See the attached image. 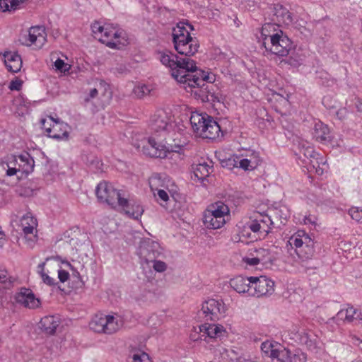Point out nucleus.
Segmentation results:
<instances>
[{
    "instance_id": "obj_1",
    "label": "nucleus",
    "mask_w": 362,
    "mask_h": 362,
    "mask_svg": "<svg viewBox=\"0 0 362 362\" xmlns=\"http://www.w3.org/2000/svg\"><path fill=\"white\" fill-rule=\"evenodd\" d=\"M174 47L177 56L170 51L158 53L160 62L170 69L172 76L183 88L195 95L202 96L206 93V83H213L216 80L214 74L197 69L196 62L191 58L198 52L199 41L190 35L189 31L183 23H177L173 31Z\"/></svg>"
},
{
    "instance_id": "obj_2",
    "label": "nucleus",
    "mask_w": 362,
    "mask_h": 362,
    "mask_svg": "<svg viewBox=\"0 0 362 362\" xmlns=\"http://www.w3.org/2000/svg\"><path fill=\"white\" fill-rule=\"evenodd\" d=\"M91 30L94 37L110 48L122 49L129 43L126 33L110 25H103L96 21L91 25Z\"/></svg>"
},
{
    "instance_id": "obj_3",
    "label": "nucleus",
    "mask_w": 362,
    "mask_h": 362,
    "mask_svg": "<svg viewBox=\"0 0 362 362\" xmlns=\"http://www.w3.org/2000/svg\"><path fill=\"white\" fill-rule=\"evenodd\" d=\"M230 209L224 202L218 201L209 205L204 211L203 223L209 229H218L226 223Z\"/></svg>"
},
{
    "instance_id": "obj_4",
    "label": "nucleus",
    "mask_w": 362,
    "mask_h": 362,
    "mask_svg": "<svg viewBox=\"0 0 362 362\" xmlns=\"http://www.w3.org/2000/svg\"><path fill=\"white\" fill-rule=\"evenodd\" d=\"M302 261L312 259L315 254L314 240L305 230H299L288 241Z\"/></svg>"
},
{
    "instance_id": "obj_5",
    "label": "nucleus",
    "mask_w": 362,
    "mask_h": 362,
    "mask_svg": "<svg viewBox=\"0 0 362 362\" xmlns=\"http://www.w3.org/2000/svg\"><path fill=\"white\" fill-rule=\"evenodd\" d=\"M95 193L100 202L107 204L113 209H115L117 206L127 204L126 193L115 189L111 184L107 182H100L96 187Z\"/></svg>"
},
{
    "instance_id": "obj_6",
    "label": "nucleus",
    "mask_w": 362,
    "mask_h": 362,
    "mask_svg": "<svg viewBox=\"0 0 362 362\" xmlns=\"http://www.w3.org/2000/svg\"><path fill=\"white\" fill-rule=\"evenodd\" d=\"M226 311V308L222 300L210 298L203 302L197 316L204 322H216L224 316Z\"/></svg>"
},
{
    "instance_id": "obj_7",
    "label": "nucleus",
    "mask_w": 362,
    "mask_h": 362,
    "mask_svg": "<svg viewBox=\"0 0 362 362\" xmlns=\"http://www.w3.org/2000/svg\"><path fill=\"white\" fill-rule=\"evenodd\" d=\"M122 322L113 315H97L90 322V327L98 333L111 334L117 332Z\"/></svg>"
},
{
    "instance_id": "obj_8",
    "label": "nucleus",
    "mask_w": 362,
    "mask_h": 362,
    "mask_svg": "<svg viewBox=\"0 0 362 362\" xmlns=\"http://www.w3.org/2000/svg\"><path fill=\"white\" fill-rule=\"evenodd\" d=\"M137 254L142 262L148 264L163 255V249L158 242L146 238L140 242Z\"/></svg>"
},
{
    "instance_id": "obj_9",
    "label": "nucleus",
    "mask_w": 362,
    "mask_h": 362,
    "mask_svg": "<svg viewBox=\"0 0 362 362\" xmlns=\"http://www.w3.org/2000/svg\"><path fill=\"white\" fill-rule=\"evenodd\" d=\"M42 128L47 135L55 139H66L69 137L68 124L49 116L41 119Z\"/></svg>"
},
{
    "instance_id": "obj_10",
    "label": "nucleus",
    "mask_w": 362,
    "mask_h": 362,
    "mask_svg": "<svg viewBox=\"0 0 362 362\" xmlns=\"http://www.w3.org/2000/svg\"><path fill=\"white\" fill-rule=\"evenodd\" d=\"M250 296L262 298L271 296L274 291V282L266 276H250Z\"/></svg>"
},
{
    "instance_id": "obj_11",
    "label": "nucleus",
    "mask_w": 362,
    "mask_h": 362,
    "mask_svg": "<svg viewBox=\"0 0 362 362\" xmlns=\"http://www.w3.org/2000/svg\"><path fill=\"white\" fill-rule=\"evenodd\" d=\"M263 45L267 51L279 57H287L292 49V42L284 33L274 37L270 42L264 41Z\"/></svg>"
},
{
    "instance_id": "obj_12",
    "label": "nucleus",
    "mask_w": 362,
    "mask_h": 362,
    "mask_svg": "<svg viewBox=\"0 0 362 362\" xmlns=\"http://www.w3.org/2000/svg\"><path fill=\"white\" fill-rule=\"evenodd\" d=\"M23 44L27 46H34L36 49H40L47 41L45 29L42 26L31 27L28 35L23 37Z\"/></svg>"
},
{
    "instance_id": "obj_13",
    "label": "nucleus",
    "mask_w": 362,
    "mask_h": 362,
    "mask_svg": "<svg viewBox=\"0 0 362 362\" xmlns=\"http://www.w3.org/2000/svg\"><path fill=\"white\" fill-rule=\"evenodd\" d=\"M141 151L144 154L156 158H165L170 153L168 146L158 144L153 137L147 139L146 144L142 146Z\"/></svg>"
},
{
    "instance_id": "obj_14",
    "label": "nucleus",
    "mask_w": 362,
    "mask_h": 362,
    "mask_svg": "<svg viewBox=\"0 0 362 362\" xmlns=\"http://www.w3.org/2000/svg\"><path fill=\"white\" fill-rule=\"evenodd\" d=\"M16 302L25 308L35 309L40 306V300L36 298L33 292L26 288H21L14 296Z\"/></svg>"
},
{
    "instance_id": "obj_15",
    "label": "nucleus",
    "mask_w": 362,
    "mask_h": 362,
    "mask_svg": "<svg viewBox=\"0 0 362 362\" xmlns=\"http://www.w3.org/2000/svg\"><path fill=\"white\" fill-rule=\"evenodd\" d=\"M170 120L167 113L163 110H159L151 117V128L156 132L168 131L172 126Z\"/></svg>"
},
{
    "instance_id": "obj_16",
    "label": "nucleus",
    "mask_w": 362,
    "mask_h": 362,
    "mask_svg": "<svg viewBox=\"0 0 362 362\" xmlns=\"http://www.w3.org/2000/svg\"><path fill=\"white\" fill-rule=\"evenodd\" d=\"M199 332L202 333V336L205 337L204 340L206 337L210 339L221 337L226 332L223 325L216 323H208L206 322L199 326Z\"/></svg>"
},
{
    "instance_id": "obj_17",
    "label": "nucleus",
    "mask_w": 362,
    "mask_h": 362,
    "mask_svg": "<svg viewBox=\"0 0 362 362\" xmlns=\"http://www.w3.org/2000/svg\"><path fill=\"white\" fill-rule=\"evenodd\" d=\"M21 226L26 238L28 237L31 240L36 238L35 232L37 231V221L31 213L28 212L22 216Z\"/></svg>"
},
{
    "instance_id": "obj_18",
    "label": "nucleus",
    "mask_w": 362,
    "mask_h": 362,
    "mask_svg": "<svg viewBox=\"0 0 362 362\" xmlns=\"http://www.w3.org/2000/svg\"><path fill=\"white\" fill-rule=\"evenodd\" d=\"M4 63L7 69L13 73L18 72L22 67L21 57L15 52H6L4 54Z\"/></svg>"
},
{
    "instance_id": "obj_19",
    "label": "nucleus",
    "mask_w": 362,
    "mask_h": 362,
    "mask_svg": "<svg viewBox=\"0 0 362 362\" xmlns=\"http://www.w3.org/2000/svg\"><path fill=\"white\" fill-rule=\"evenodd\" d=\"M211 117L207 114H200L198 112H192L190 117V123L194 132L202 136L204 126L207 124Z\"/></svg>"
},
{
    "instance_id": "obj_20",
    "label": "nucleus",
    "mask_w": 362,
    "mask_h": 362,
    "mask_svg": "<svg viewBox=\"0 0 362 362\" xmlns=\"http://www.w3.org/2000/svg\"><path fill=\"white\" fill-rule=\"evenodd\" d=\"M250 276L246 277L243 276H237L230 281V285L236 292L239 293H247L250 296Z\"/></svg>"
},
{
    "instance_id": "obj_21",
    "label": "nucleus",
    "mask_w": 362,
    "mask_h": 362,
    "mask_svg": "<svg viewBox=\"0 0 362 362\" xmlns=\"http://www.w3.org/2000/svg\"><path fill=\"white\" fill-rule=\"evenodd\" d=\"M337 318L344 322H352L354 320H362V312L354 307H349L339 310L337 314Z\"/></svg>"
},
{
    "instance_id": "obj_22",
    "label": "nucleus",
    "mask_w": 362,
    "mask_h": 362,
    "mask_svg": "<svg viewBox=\"0 0 362 362\" xmlns=\"http://www.w3.org/2000/svg\"><path fill=\"white\" fill-rule=\"evenodd\" d=\"M284 32L280 29L277 23H267L262 25L261 35L263 37V42H270L274 37L281 35Z\"/></svg>"
},
{
    "instance_id": "obj_23",
    "label": "nucleus",
    "mask_w": 362,
    "mask_h": 362,
    "mask_svg": "<svg viewBox=\"0 0 362 362\" xmlns=\"http://www.w3.org/2000/svg\"><path fill=\"white\" fill-rule=\"evenodd\" d=\"M274 21L278 23L290 25L293 22L291 13L281 5L276 4L274 7Z\"/></svg>"
},
{
    "instance_id": "obj_24",
    "label": "nucleus",
    "mask_w": 362,
    "mask_h": 362,
    "mask_svg": "<svg viewBox=\"0 0 362 362\" xmlns=\"http://www.w3.org/2000/svg\"><path fill=\"white\" fill-rule=\"evenodd\" d=\"M18 167L17 172L21 171L23 173L29 174L32 173L35 167V161L33 158L27 152L21 154L18 156Z\"/></svg>"
},
{
    "instance_id": "obj_25",
    "label": "nucleus",
    "mask_w": 362,
    "mask_h": 362,
    "mask_svg": "<svg viewBox=\"0 0 362 362\" xmlns=\"http://www.w3.org/2000/svg\"><path fill=\"white\" fill-rule=\"evenodd\" d=\"M201 137L209 139L218 138L221 133L219 124L211 117L207 124L204 126Z\"/></svg>"
},
{
    "instance_id": "obj_26",
    "label": "nucleus",
    "mask_w": 362,
    "mask_h": 362,
    "mask_svg": "<svg viewBox=\"0 0 362 362\" xmlns=\"http://www.w3.org/2000/svg\"><path fill=\"white\" fill-rule=\"evenodd\" d=\"M40 328L47 334H53L59 325V320L54 315L42 317L40 322Z\"/></svg>"
},
{
    "instance_id": "obj_27",
    "label": "nucleus",
    "mask_w": 362,
    "mask_h": 362,
    "mask_svg": "<svg viewBox=\"0 0 362 362\" xmlns=\"http://www.w3.org/2000/svg\"><path fill=\"white\" fill-rule=\"evenodd\" d=\"M119 206L124 210L126 214L134 219H139L144 211L143 206L139 202L129 201L128 199L126 206Z\"/></svg>"
},
{
    "instance_id": "obj_28",
    "label": "nucleus",
    "mask_w": 362,
    "mask_h": 362,
    "mask_svg": "<svg viewBox=\"0 0 362 362\" xmlns=\"http://www.w3.org/2000/svg\"><path fill=\"white\" fill-rule=\"evenodd\" d=\"M330 132L328 127L323 124L322 122L318 121L315 122L313 136L318 141H326L329 140Z\"/></svg>"
},
{
    "instance_id": "obj_29",
    "label": "nucleus",
    "mask_w": 362,
    "mask_h": 362,
    "mask_svg": "<svg viewBox=\"0 0 362 362\" xmlns=\"http://www.w3.org/2000/svg\"><path fill=\"white\" fill-rule=\"evenodd\" d=\"M211 163V162H210ZM213 172V165L203 162L197 164L194 169V176L199 180H204Z\"/></svg>"
},
{
    "instance_id": "obj_30",
    "label": "nucleus",
    "mask_w": 362,
    "mask_h": 362,
    "mask_svg": "<svg viewBox=\"0 0 362 362\" xmlns=\"http://www.w3.org/2000/svg\"><path fill=\"white\" fill-rule=\"evenodd\" d=\"M173 136L174 138L173 144H169L168 141H166L167 144L168 145V148H169L170 152L180 153V151L187 146V140L185 139L182 140L183 138L180 133H174Z\"/></svg>"
},
{
    "instance_id": "obj_31",
    "label": "nucleus",
    "mask_w": 362,
    "mask_h": 362,
    "mask_svg": "<svg viewBox=\"0 0 362 362\" xmlns=\"http://www.w3.org/2000/svg\"><path fill=\"white\" fill-rule=\"evenodd\" d=\"M259 221L260 222L261 229L262 230V238H264L270 232L273 221L270 216L267 214H259Z\"/></svg>"
},
{
    "instance_id": "obj_32",
    "label": "nucleus",
    "mask_w": 362,
    "mask_h": 362,
    "mask_svg": "<svg viewBox=\"0 0 362 362\" xmlns=\"http://www.w3.org/2000/svg\"><path fill=\"white\" fill-rule=\"evenodd\" d=\"M13 282V279L8 275L5 269H0V289L10 288Z\"/></svg>"
},
{
    "instance_id": "obj_33",
    "label": "nucleus",
    "mask_w": 362,
    "mask_h": 362,
    "mask_svg": "<svg viewBox=\"0 0 362 362\" xmlns=\"http://www.w3.org/2000/svg\"><path fill=\"white\" fill-rule=\"evenodd\" d=\"M151 89L149 86L145 84H138L134 86L133 93L139 99L144 98V97L150 95Z\"/></svg>"
},
{
    "instance_id": "obj_34",
    "label": "nucleus",
    "mask_w": 362,
    "mask_h": 362,
    "mask_svg": "<svg viewBox=\"0 0 362 362\" xmlns=\"http://www.w3.org/2000/svg\"><path fill=\"white\" fill-rule=\"evenodd\" d=\"M288 55L289 56L286 59V63L294 67L298 66L301 64L303 57L298 52L291 50Z\"/></svg>"
},
{
    "instance_id": "obj_35",
    "label": "nucleus",
    "mask_w": 362,
    "mask_h": 362,
    "mask_svg": "<svg viewBox=\"0 0 362 362\" xmlns=\"http://www.w3.org/2000/svg\"><path fill=\"white\" fill-rule=\"evenodd\" d=\"M45 262H42L39 264L37 269H38V273L40 274L42 281L48 285V286H54L57 284V282L54 278L50 277L48 276L47 274L45 272Z\"/></svg>"
},
{
    "instance_id": "obj_36",
    "label": "nucleus",
    "mask_w": 362,
    "mask_h": 362,
    "mask_svg": "<svg viewBox=\"0 0 362 362\" xmlns=\"http://www.w3.org/2000/svg\"><path fill=\"white\" fill-rule=\"evenodd\" d=\"M291 351L286 348L277 349L274 359L276 358L279 362H290Z\"/></svg>"
},
{
    "instance_id": "obj_37",
    "label": "nucleus",
    "mask_w": 362,
    "mask_h": 362,
    "mask_svg": "<svg viewBox=\"0 0 362 362\" xmlns=\"http://www.w3.org/2000/svg\"><path fill=\"white\" fill-rule=\"evenodd\" d=\"M276 344H273L270 341H264L261 345L262 351L267 356L274 359L277 348Z\"/></svg>"
},
{
    "instance_id": "obj_38",
    "label": "nucleus",
    "mask_w": 362,
    "mask_h": 362,
    "mask_svg": "<svg viewBox=\"0 0 362 362\" xmlns=\"http://www.w3.org/2000/svg\"><path fill=\"white\" fill-rule=\"evenodd\" d=\"M238 167L245 170H252L256 168L257 167V160L255 159H248V158L238 159Z\"/></svg>"
},
{
    "instance_id": "obj_39",
    "label": "nucleus",
    "mask_w": 362,
    "mask_h": 362,
    "mask_svg": "<svg viewBox=\"0 0 362 362\" xmlns=\"http://www.w3.org/2000/svg\"><path fill=\"white\" fill-rule=\"evenodd\" d=\"M321 164H325L323 158H316V160H310L309 168H310V170H315V173L319 175H322L324 173V170L320 167Z\"/></svg>"
},
{
    "instance_id": "obj_40",
    "label": "nucleus",
    "mask_w": 362,
    "mask_h": 362,
    "mask_svg": "<svg viewBox=\"0 0 362 362\" xmlns=\"http://www.w3.org/2000/svg\"><path fill=\"white\" fill-rule=\"evenodd\" d=\"M243 262L249 266H256L259 263L264 264L267 262L264 258L259 257V255H256L255 257H245L243 258Z\"/></svg>"
},
{
    "instance_id": "obj_41",
    "label": "nucleus",
    "mask_w": 362,
    "mask_h": 362,
    "mask_svg": "<svg viewBox=\"0 0 362 362\" xmlns=\"http://www.w3.org/2000/svg\"><path fill=\"white\" fill-rule=\"evenodd\" d=\"M259 221L257 216L255 219L250 221L247 223V226L253 233L259 235V238H262V230L261 229L260 222Z\"/></svg>"
},
{
    "instance_id": "obj_42",
    "label": "nucleus",
    "mask_w": 362,
    "mask_h": 362,
    "mask_svg": "<svg viewBox=\"0 0 362 362\" xmlns=\"http://www.w3.org/2000/svg\"><path fill=\"white\" fill-rule=\"evenodd\" d=\"M306 361L307 356L301 351L296 350L294 352H291L290 362H306Z\"/></svg>"
},
{
    "instance_id": "obj_43",
    "label": "nucleus",
    "mask_w": 362,
    "mask_h": 362,
    "mask_svg": "<svg viewBox=\"0 0 362 362\" xmlns=\"http://www.w3.org/2000/svg\"><path fill=\"white\" fill-rule=\"evenodd\" d=\"M154 294L149 290H144L137 297V300L141 303H151L153 300Z\"/></svg>"
},
{
    "instance_id": "obj_44",
    "label": "nucleus",
    "mask_w": 362,
    "mask_h": 362,
    "mask_svg": "<svg viewBox=\"0 0 362 362\" xmlns=\"http://www.w3.org/2000/svg\"><path fill=\"white\" fill-rule=\"evenodd\" d=\"M54 67L56 69V70H58L60 72L62 73H66V72H68L70 69V65L67 63H65L64 62V60L61 59H57L55 62H54Z\"/></svg>"
},
{
    "instance_id": "obj_45",
    "label": "nucleus",
    "mask_w": 362,
    "mask_h": 362,
    "mask_svg": "<svg viewBox=\"0 0 362 362\" xmlns=\"http://www.w3.org/2000/svg\"><path fill=\"white\" fill-rule=\"evenodd\" d=\"M349 214L352 219L358 222L362 221V209H360L357 207H352L349 209Z\"/></svg>"
},
{
    "instance_id": "obj_46",
    "label": "nucleus",
    "mask_w": 362,
    "mask_h": 362,
    "mask_svg": "<svg viewBox=\"0 0 362 362\" xmlns=\"http://www.w3.org/2000/svg\"><path fill=\"white\" fill-rule=\"evenodd\" d=\"M150 263H153V268L157 272H163L167 269L165 262L158 260L157 259H155V261L150 262Z\"/></svg>"
},
{
    "instance_id": "obj_47",
    "label": "nucleus",
    "mask_w": 362,
    "mask_h": 362,
    "mask_svg": "<svg viewBox=\"0 0 362 362\" xmlns=\"http://www.w3.org/2000/svg\"><path fill=\"white\" fill-rule=\"evenodd\" d=\"M303 154L307 158H313V160H316V158H320V155L310 146H308L304 149Z\"/></svg>"
},
{
    "instance_id": "obj_48",
    "label": "nucleus",
    "mask_w": 362,
    "mask_h": 362,
    "mask_svg": "<svg viewBox=\"0 0 362 362\" xmlns=\"http://www.w3.org/2000/svg\"><path fill=\"white\" fill-rule=\"evenodd\" d=\"M223 166H226L228 168H233L235 167H238V157H231L227 159L225 161L222 162Z\"/></svg>"
},
{
    "instance_id": "obj_49",
    "label": "nucleus",
    "mask_w": 362,
    "mask_h": 362,
    "mask_svg": "<svg viewBox=\"0 0 362 362\" xmlns=\"http://www.w3.org/2000/svg\"><path fill=\"white\" fill-rule=\"evenodd\" d=\"M148 360V355L146 353L140 354H134L133 356L132 362H146Z\"/></svg>"
},
{
    "instance_id": "obj_50",
    "label": "nucleus",
    "mask_w": 362,
    "mask_h": 362,
    "mask_svg": "<svg viewBox=\"0 0 362 362\" xmlns=\"http://www.w3.org/2000/svg\"><path fill=\"white\" fill-rule=\"evenodd\" d=\"M300 342L310 347L313 345V341L310 339L308 333L303 332L300 336Z\"/></svg>"
},
{
    "instance_id": "obj_51",
    "label": "nucleus",
    "mask_w": 362,
    "mask_h": 362,
    "mask_svg": "<svg viewBox=\"0 0 362 362\" xmlns=\"http://www.w3.org/2000/svg\"><path fill=\"white\" fill-rule=\"evenodd\" d=\"M22 83L21 80H13L11 81L8 88L11 90H19L21 88Z\"/></svg>"
},
{
    "instance_id": "obj_52",
    "label": "nucleus",
    "mask_w": 362,
    "mask_h": 362,
    "mask_svg": "<svg viewBox=\"0 0 362 362\" xmlns=\"http://www.w3.org/2000/svg\"><path fill=\"white\" fill-rule=\"evenodd\" d=\"M58 278L62 283H64L69 278V274L68 272L64 269L58 270Z\"/></svg>"
},
{
    "instance_id": "obj_53",
    "label": "nucleus",
    "mask_w": 362,
    "mask_h": 362,
    "mask_svg": "<svg viewBox=\"0 0 362 362\" xmlns=\"http://www.w3.org/2000/svg\"><path fill=\"white\" fill-rule=\"evenodd\" d=\"M9 4H11L10 0H0V11L3 12L12 11Z\"/></svg>"
},
{
    "instance_id": "obj_54",
    "label": "nucleus",
    "mask_w": 362,
    "mask_h": 362,
    "mask_svg": "<svg viewBox=\"0 0 362 362\" xmlns=\"http://www.w3.org/2000/svg\"><path fill=\"white\" fill-rule=\"evenodd\" d=\"M317 222V218L315 216L309 214L308 216H305L303 218V223L305 225L311 224L313 226H315Z\"/></svg>"
},
{
    "instance_id": "obj_55",
    "label": "nucleus",
    "mask_w": 362,
    "mask_h": 362,
    "mask_svg": "<svg viewBox=\"0 0 362 362\" xmlns=\"http://www.w3.org/2000/svg\"><path fill=\"white\" fill-rule=\"evenodd\" d=\"M25 1L26 0H10L11 4H9V6L11 8L12 11H16L19 8L20 4Z\"/></svg>"
},
{
    "instance_id": "obj_56",
    "label": "nucleus",
    "mask_w": 362,
    "mask_h": 362,
    "mask_svg": "<svg viewBox=\"0 0 362 362\" xmlns=\"http://www.w3.org/2000/svg\"><path fill=\"white\" fill-rule=\"evenodd\" d=\"M158 198L163 202H167L169 199L168 193L163 189H159L158 191Z\"/></svg>"
},
{
    "instance_id": "obj_57",
    "label": "nucleus",
    "mask_w": 362,
    "mask_h": 362,
    "mask_svg": "<svg viewBox=\"0 0 362 362\" xmlns=\"http://www.w3.org/2000/svg\"><path fill=\"white\" fill-rule=\"evenodd\" d=\"M258 0H242V4L244 6L248 8L255 6Z\"/></svg>"
},
{
    "instance_id": "obj_58",
    "label": "nucleus",
    "mask_w": 362,
    "mask_h": 362,
    "mask_svg": "<svg viewBox=\"0 0 362 362\" xmlns=\"http://www.w3.org/2000/svg\"><path fill=\"white\" fill-rule=\"evenodd\" d=\"M98 94L97 88H93L90 90L88 96L85 98L86 102L90 101L91 99L95 98Z\"/></svg>"
},
{
    "instance_id": "obj_59",
    "label": "nucleus",
    "mask_w": 362,
    "mask_h": 362,
    "mask_svg": "<svg viewBox=\"0 0 362 362\" xmlns=\"http://www.w3.org/2000/svg\"><path fill=\"white\" fill-rule=\"evenodd\" d=\"M257 255H259V257H262L263 258L266 259V256H269V253L268 250H264L263 248H259V250H256Z\"/></svg>"
},
{
    "instance_id": "obj_60",
    "label": "nucleus",
    "mask_w": 362,
    "mask_h": 362,
    "mask_svg": "<svg viewBox=\"0 0 362 362\" xmlns=\"http://www.w3.org/2000/svg\"><path fill=\"white\" fill-rule=\"evenodd\" d=\"M351 340L350 341L353 343L355 345H360L362 344V341L360 340L355 335H350L349 336Z\"/></svg>"
},
{
    "instance_id": "obj_61",
    "label": "nucleus",
    "mask_w": 362,
    "mask_h": 362,
    "mask_svg": "<svg viewBox=\"0 0 362 362\" xmlns=\"http://www.w3.org/2000/svg\"><path fill=\"white\" fill-rule=\"evenodd\" d=\"M248 159H255L257 160V166L259 165L260 162L259 153L257 152H252V154L250 156V158Z\"/></svg>"
},
{
    "instance_id": "obj_62",
    "label": "nucleus",
    "mask_w": 362,
    "mask_h": 362,
    "mask_svg": "<svg viewBox=\"0 0 362 362\" xmlns=\"http://www.w3.org/2000/svg\"><path fill=\"white\" fill-rule=\"evenodd\" d=\"M190 339L192 340V341H197L199 339H202V336L201 335V337L199 336L198 333L196 332V330L194 331V333H191L190 334V336H189Z\"/></svg>"
},
{
    "instance_id": "obj_63",
    "label": "nucleus",
    "mask_w": 362,
    "mask_h": 362,
    "mask_svg": "<svg viewBox=\"0 0 362 362\" xmlns=\"http://www.w3.org/2000/svg\"><path fill=\"white\" fill-rule=\"evenodd\" d=\"M67 265L70 267V269L73 271V274L76 276H79V272L74 269V267L69 263L67 262Z\"/></svg>"
},
{
    "instance_id": "obj_64",
    "label": "nucleus",
    "mask_w": 362,
    "mask_h": 362,
    "mask_svg": "<svg viewBox=\"0 0 362 362\" xmlns=\"http://www.w3.org/2000/svg\"><path fill=\"white\" fill-rule=\"evenodd\" d=\"M100 86H107V84L104 81H100Z\"/></svg>"
}]
</instances>
